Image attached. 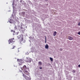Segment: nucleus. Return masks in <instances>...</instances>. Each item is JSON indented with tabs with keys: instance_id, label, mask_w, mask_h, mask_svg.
Here are the masks:
<instances>
[{
	"instance_id": "1",
	"label": "nucleus",
	"mask_w": 80,
	"mask_h": 80,
	"mask_svg": "<svg viewBox=\"0 0 80 80\" xmlns=\"http://www.w3.org/2000/svg\"><path fill=\"white\" fill-rule=\"evenodd\" d=\"M18 38H20V39L19 40V42L20 43L22 44L23 43L25 42V40H23V37L22 35H20L17 37Z\"/></svg>"
},
{
	"instance_id": "2",
	"label": "nucleus",
	"mask_w": 80,
	"mask_h": 80,
	"mask_svg": "<svg viewBox=\"0 0 80 80\" xmlns=\"http://www.w3.org/2000/svg\"><path fill=\"white\" fill-rule=\"evenodd\" d=\"M14 38H11L10 39L8 40L9 44H10L11 43H13L15 41H14Z\"/></svg>"
},
{
	"instance_id": "3",
	"label": "nucleus",
	"mask_w": 80,
	"mask_h": 80,
	"mask_svg": "<svg viewBox=\"0 0 80 80\" xmlns=\"http://www.w3.org/2000/svg\"><path fill=\"white\" fill-rule=\"evenodd\" d=\"M23 74V77L25 78V79L26 80H28L29 79H30V78H29L28 77H27V75H26L25 74H24L23 73H22Z\"/></svg>"
},
{
	"instance_id": "4",
	"label": "nucleus",
	"mask_w": 80,
	"mask_h": 80,
	"mask_svg": "<svg viewBox=\"0 0 80 80\" xmlns=\"http://www.w3.org/2000/svg\"><path fill=\"white\" fill-rule=\"evenodd\" d=\"M23 72H24L25 74H26V75H30V73H29V72H28L26 70L24 71Z\"/></svg>"
},
{
	"instance_id": "5",
	"label": "nucleus",
	"mask_w": 80,
	"mask_h": 80,
	"mask_svg": "<svg viewBox=\"0 0 80 80\" xmlns=\"http://www.w3.org/2000/svg\"><path fill=\"white\" fill-rule=\"evenodd\" d=\"M22 68V70H23L24 71L26 70L27 69V66H26V65H24Z\"/></svg>"
},
{
	"instance_id": "6",
	"label": "nucleus",
	"mask_w": 80,
	"mask_h": 80,
	"mask_svg": "<svg viewBox=\"0 0 80 80\" xmlns=\"http://www.w3.org/2000/svg\"><path fill=\"white\" fill-rule=\"evenodd\" d=\"M26 61L28 63H29V62H30V58H27V60H26Z\"/></svg>"
},
{
	"instance_id": "7",
	"label": "nucleus",
	"mask_w": 80,
	"mask_h": 80,
	"mask_svg": "<svg viewBox=\"0 0 80 80\" xmlns=\"http://www.w3.org/2000/svg\"><path fill=\"white\" fill-rule=\"evenodd\" d=\"M68 38L69 40H73V38L72 37L69 36L68 37Z\"/></svg>"
},
{
	"instance_id": "8",
	"label": "nucleus",
	"mask_w": 80,
	"mask_h": 80,
	"mask_svg": "<svg viewBox=\"0 0 80 80\" xmlns=\"http://www.w3.org/2000/svg\"><path fill=\"white\" fill-rule=\"evenodd\" d=\"M45 48L46 49H48V45L47 44L45 46Z\"/></svg>"
},
{
	"instance_id": "9",
	"label": "nucleus",
	"mask_w": 80,
	"mask_h": 80,
	"mask_svg": "<svg viewBox=\"0 0 80 80\" xmlns=\"http://www.w3.org/2000/svg\"><path fill=\"white\" fill-rule=\"evenodd\" d=\"M11 32H13V35H15V31H13L12 30H11Z\"/></svg>"
},
{
	"instance_id": "10",
	"label": "nucleus",
	"mask_w": 80,
	"mask_h": 80,
	"mask_svg": "<svg viewBox=\"0 0 80 80\" xmlns=\"http://www.w3.org/2000/svg\"><path fill=\"white\" fill-rule=\"evenodd\" d=\"M56 35H57V32L56 31H55L54 32L53 36H56Z\"/></svg>"
},
{
	"instance_id": "11",
	"label": "nucleus",
	"mask_w": 80,
	"mask_h": 80,
	"mask_svg": "<svg viewBox=\"0 0 80 80\" xmlns=\"http://www.w3.org/2000/svg\"><path fill=\"white\" fill-rule=\"evenodd\" d=\"M50 60L51 62H53V58H50Z\"/></svg>"
},
{
	"instance_id": "12",
	"label": "nucleus",
	"mask_w": 80,
	"mask_h": 80,
	"mask_svg": "<svg viewBox=\"0 0 80 80\" xmlns=\"http://www.w3.org/2000/svg\"><path fill=\"white\" fill-rule=\"evenodd\" d=\"M39 64L40 65H42V62H39Z\"/></svg>"
},
{
	"instance_id": "13",
	"label": "nucleus",
	"mask_w": 80,
	"mask_h": 80,
	"mask_svg": "<svg viewBox=\"0 0 80 80\" xmlns=\"http://www.w3.org/2000/svg\"><path fill=\"white\" fill-rule=\"evenodd\" d=\"M15 46H13V48H12V49H13L15 48Z\"/></svg>"
},
{
	"instance_id": "14",
	"label": "nucleus",
	"mask_w": 80,
	"mask_h": 80,
	"mask_svg": "<svg viewBox=\"0 0 80 80\" xmlns=\"http://www.w3.org/2000/svg\"><path fill=\"white\" fill-rule=\"evenodd\" d=\"M22 13L23 15H25V12H22Z\"/></svg>"
},
{
	"instance_id": "15",
	"label": "nucleus",
	"mask_w": 80,
	"mask_h": 80,
	"mask_svg": "<svg viewBox=\"0 0 80 80\" xmlns=\"http://www.w3.org/2000/svg\"><path fill=\"white\" fill-rule=\"evenodd\" d=\"M72 72H73V73H75V70H73Z\"/></svg>"
},
{
	"instance_id": "16",
	"label": "nucleus",
	"mask_w": 80,
	"mask_h": 80,
	"mask_svg": "<svg viewBox=\"0 0 80 80\" xmlns=\"http://www.w3.org/2000/svg\"><path fill=\"white\" fill-rule=\"evenodd\" d=\"M18 60V62H20V61H22L21 60H19V59Z\"/></svg>"
},
{
	"instance_id": "17",
	"label": "nucleus",
	"mask_w": 80,
	"mask_h": 80,
	"mask_svg": "<svg viewBox=\"0 0 80 80\" xmlns=\"http://www.w3.org/2000/svg\"><path fill=\"white\" fill-rule=\"evenodd\" d=\"M78 35H80V32H79L78 33Z\"/></svg>"
},
{
	"instance_id": "18",
	"label": "nucleus",
	"mask_w": 80,
	"mask_h": 80,
	"mask_svg": "<svg viewBox=\"0 0 80 80\" xmlns=\"http://www.w3.org/2000/svg\"><path fill=\"white\" fill-rule=\"evenodd\" d=\"M62 50H63V49H62V48L60 49V51H62Z\"/></svg>"
},
{
	"instance_id": "19",
	"label": "nucleus",
	"mask_w": 80,
	"mask_h": 80,
	"mask_svg": "<svg viewBox=\"0 0 80 80\" xmlns=\"http://www.w3.org/2000/svg\"><path fill=\"white\" fill-rule=\"evenodd\" d=\"M78 26H80V23H78Z\"/></svg>"
},
{
	"instance_id": "20",
	"label": "nucleus",
	"mask_w": 80,
	"mask_h": 80,
	"mask_svg": "<svg viewBox=\"0 0 80 80\" xmlns=\"http://www.w3.org/2000/svg\"><path fill=\"white\" fill-rule=\"evenodd\" d=\"M39 68L40 69H42V67H40V68Z\"/></svg>"
},
{
	"instance_id": "21",
	"label": "nucleus",
	"mask_w": 80,
	"mask_h": 80,
	"mask_svg": "<svg viewBox=\"0 0 80 80\" xmlns=\"http://www.w3.org/2000/svg\"><path fill=\"white\" fill-rule=\"evenodd\" d=\"M78 67H80V64L78 65Z\"/></svg>"
},
{
	"instance_id": "22",
	"label": "nucleus",
	"mask_w": 80,
	"mask_h": 80,
	"mask_svg": "<svg viewBox=\"0 0 80 80\" xmlns=\"http://www.w3.org/2000/svg\"><path fill=\"white\" fill-rule=\"evenodd\" d=\"M45 39H46V42H46V40H47V38H46V37H45Z\"/></svg>"
},
{
	"instance_id": "23",
	"label": "nucleus",
	"mask_w": 80,
	"mask_h": 80,
	"mask_svg": "<svg viewBox=\"0 0 80 80\" xmlns=\"http://www.w3.org/2000/svg\"><path fill=\"white\" fill-rule=\"evenodd\" d=\"M10 23H12V22H10Z\"/></svg>"
},
{
	"instance_id": "24",
	"label": "nucleus",
	"mask_w": 80,
	"mask_h": 80,
	"mask_svg": "<svg viewBox=\"0 0 80 80\" xmlns=\"http://www.w3.org/2000/svg\"><path fill=\"white\" fill-rule=\"evenodd\" d=\"M17 34H18V32L17 33Z\"/></svg>"
},
{
	"instance_id": "25",
	"label": "nucleus",
	"mask_w": 80,
	"mask_h": 80,
	"mask_svg": "<svg viewBox=\"0 0 80 80\" xmlns=\"http://www.w3.org/2000/svg\"><path fill=\"white\" fill-rule=\"evenodd\" d=\"M20 2H21V1H20Z\"/></svg>"
},
{
	"instance_id": "26",
	"label": "nucleus",
	"mask_w": 80,
	"mask_h": 80,
	"mask_svg": "<svg viewBox=\"0 0 80 80\" xmlns=\"http://www.w3.org/2000/svg\"><path fill=\"white\" fill-rule=\"evenodd\" d=\"M20 2H21V1H20Z\"/></svg>"
},
{
	"instance_id": "27",
	"label": "nucleus",
	"mask_w": 80,
	"mask_h": 80,
	"mask_svg": "<svg viewBox=\"0 0 80 80\" xmlns=\"http://www.w3.org/2000/svg\"><path fill=\"white\" fill-rule=\"evenodd\" d=\"M20 2H21V1H20Z\"/></svg>"
}]
</instances>
